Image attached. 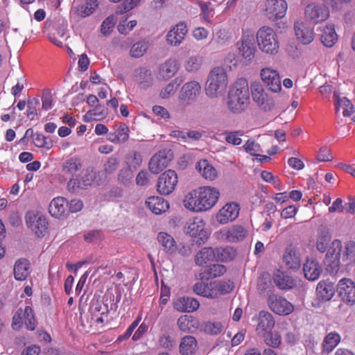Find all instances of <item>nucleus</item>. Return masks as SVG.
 <instances>
[{"mask_svg":"<svg viewBox=\"0 0 355 355\" xmlns=\"http://www.w3.org/2000/svg\"><path fill=\"white\" fill-rule=\"evenodd\" d=\"M220 193L214 187H200L187 193L184 199V207L193 211H204L212 208L218 200Z\"/></svg>","mask_w":355,"mask_h":355,"instance_id":"1","label":"nucleus"},{"mask_svg":"<svg viewBox=\"0 0 355 355\" xmlns=\"http://www.w3.org/2000/svg\"><path fill=\"white\" fill-rule=\"evenodd\" d=\"M342 243L339 240H334L329 248L324 260L327 270L330 274H336L340 268V259L345 266H348L355 261V242L349 241L345 244V250L341 256Z\"/></svg>","mask_w":355,"mask_h":355,"instance_id":"2","label":"nucleus"},{"mask_svg":"<svg viewBox=\"0 0 355 355\" xmlns=\"http://www.w3.org/2000/svg\"><path fill=\"white\" fill-rule=\"evenodd\" d=\"M250 102L248 83L246 79L238 80L228 94V107L234 113H240L247 108Z\"/></svg>","mask_w":355,"mask_h":355,"instance_id":"3","label":"nucleus"},{"mask_svg":"<svg viewBox=\"0 0 355 355\" xmlns=\"http://www.w3.org/2000/svg\"><path fill=\"white\" fill-rule=\"evenodd\" d=\"M257 44L263 52L275 55L278 53L279 43L277 35L274 30L268 26L260 28L257 33Z\"/></svg>","mask_w":355,"mask_h":355,"instance_id":"4","label":"nucleus"},{"mask_svg":"<svg viewBox=\"0 0 355 355\" xmlns=\"http://www.w3.org/2000/svg\"><path fill=\"white\" fill-rule=\"evenodd\" d=\"M227 85V75L224 68L215 67L209 73L206 86V94L216 97L223 92Z\"/></svg>","mask_w":355,"mask_h":355,"instance_id":"5","label":"nucleus"},{"mask_svg":"<svg viewBox=\"0 0 355 355\" xmlns=\"http://www.w3.org/2000/svg\"><path fill=\"white\" fill-rule=\"evenodd\" d=\"M205 222L198 218L189 220L184 227V232L195 239L194 241L198 245H201L209 238L208 232L205 229Z\"/></svg>","mask_w":355,"mask_h":355,"instance_id":"6","label":"nucleus"},{"mask_svg":"<svg viewBox=\"0 0 355 355\" xmlns=\"http://www.w3.org/2000/svg\"><path fill=\"white\" fill-rule=\"evenodd\" d=\"M250 88L252 100L259 107L265 112L272 110L275 106L274 101L264 92L262 85L259 83L254 82L252 83Z\"/></svg>","mask_w":355,"mask_h":355,"instance_id":"7","label":"nucleus"},{"mask_svg":"<svg viewBox=\"0 0 355 355\" xmlns=\"http://www.w3.org/2000/svg\"><path fill=\"white\" fill-rule=\"evenodd\" d=\"M96 179V172L93 168L85 169L80 178H71L67 183L69 192L76 193L78 189H86L91 186Z\"/></svg>","mask_w":355,"mask_h":355,"instance_id":"8","label":"nucleus"},{"mask_svg":"<svg viewBox=\"0 0 355 355\" xmlns=\"http://www.w3.org/2000/svg\"><path fill=\"white\" fill-rule=\"evenodd\" d=\"M178 183V175L175 171L169 169L162 173L158 178L157 190L162 195L173 192Z\"/></svg>","mask_w":355,"mask_h":355,"instance_id":"9","label":"nucleus"},{"mask_svg":"<svg viewBox=\"0 0 355 355\" xmlns=\"http://www.w3.org/2000/svg\"><path fill=\"white\" fill-rule=\"evenodd\" d=\"M267 303L272 311L279 315H287L291 313L293 305L282 296L271 294L267 299Z\"/></svg>","mask_w":355,"mask_h":355,"instance_id":"10","label":"nucleus"},{"mask_svg":"<svg viewBox=\"0 0 355 355\" xmlns=\"http://www.w3.org/2000/svg\"><path fill=\"white\" fill-rule=\"evenodd\" d=\"M336 291L345 303L349 305L355 303V284L352 279H341L337 284Z\"/></svg>","mask_w":355,"mask_h":355,"instance_id":"11","label":"nucleus"},{"mask_svg":"<svg viewBox=\"0 0 355 355\" xmlns=\"http://www.w3.org/2000/svg\"><path fill=\"white\" fill-rule=\"evenodd\" d=\"M287 3L285 0H268L266 2L265 15L272 21L285 16Z\"/></svg>","mask_w":355,"mask_h":355,"instance_id":"12","label":"nucleus"},{"mask_svg":"<svg viewBox=\"0 0 355 355\" xmlns=\"http://www.w3.org/2000/svg\"><path fill=\"white\" fill-rule=\"evenodd\" d=\"M260 76L265 85L271 92H277L281 90V79L277 71L264 68L261 70Z\"/></svg>","mask_w":355,"mask_h":355,"instance_id":"13","label":"nucleus"},{"mask_svg":"<svg viewBox=\"0 0 355 355\" xmlns=\"http://www.w3.org/2000/svg\"><path fill=\"white\" fill-rule=\"evenodd\" d=\"M239 53L248 61L254 57L256 46L252 35H243L241 41L237 42Z\"/></svg>","mask_w":355,"mask_h":355,"instance_id":"14","label":"nucleus"},{"mask_svg":"<svg viewBox=\"0 0 355 355\" xmlns=\"http://www.w3.org/2000/svg\"><path fill=\"white\" fill-rule=\"evenodd\" d=\"M329 15L328 9L324 6L311 3L305 8L306 17L314 24L326 20Z\"/></svg>","mask_w":355,"mask_h":355,"instance_id":"15","label":"nucleus"},{"mask_svg":"<svg viewBox=\"0 0 355 355\" xmlns=\"http://www.w3.org/2000/svg\"><path fill=\"white\" fill-rule=\"evenodd\" d=\"M239 213V205L236 203H227L220 209L216 215V220L220 224H225L235 220Z\"/></svg>","mask_w":355,"mask_h":355,"instance_id":"16","label":"nucleus"},{"mask_svg":"<svg viewBox=\"0 0 355 355\" xmlns=\"http://www.w3.org/2000/svg\"><path fill=\"white\" fill-rule=\"evenodd\" d=\"M283 261L290 269L295 270L300 268V255L295 246L290 245L286 248L283 254Z\"/></svg>","mask_w":355,"mask_h":355,"instance_id":"17","label":"nucleus"},{"mask_svg":"<svg viewBox=\"0 0 355 355\" xmlns=\"http://www.w3.org/2000/svg\"><path fill=\"white\" fill-rule=\"evenodd\" d=\"M294 30L297 40L304 44H310L314 38L313 28L303 21H296Z\"/></svg>","mask_w":355,"mask_h":355,"instance_id":"18","label":"nucleus"},{"mask_svg":"<svg viewBox=\"0 0 355 355\" xmlns=\"http://www.w3.org/2000/svg\"><path fill=\"white\" fill-rule=\"evenodd\" d=\"M68 201L63 197H57L51 200L49 206V214L55 218L68 215Z\"/></svg>","mask_w":355,"mask_h":355,"instance_id":"19","label":"nucleus"},{"mask_svg":"<svg viewBox=\"0 0 355 355\" xmlns=\"http://www.w3.org/2000/svg\"><path fill=\"white\" fill-rule=\"evenodd\" d=\"M303 272L306 279L315 281L320 277L322 268L318 261L307 258L303 265Z\"/></svg>","mask_w":355,"mask_h":355,"instance_id":"20","label":"nucleus"},{"mask_svg":"<svg viewBox=\"0 0 355 355\" xmlns=\"http://www.w3.org/2000/svg\"><path fill=\"white\" fill-rule=\"evenodd\" d=\"M201 92V86L197 81L187 83L182 87L180 98L183 101H194Z\"/></svg>","mask_w":355,"mask_h":355,"instance_id":"21","label":"nucleus"},{"mask_svg":"<svg viewBox=\"0 0 355 355\" xmlns=\"http://www.w3.org/2000/svg\"><path fill=\"white\" fill-rule=\"evenodd\" d=\"M258 324L256 329L257 334L272 330L275 320L272 313L267 311H261L258 315Z\"/></svg>","mask_w":355,"mask_h":355,"instance_id":"22","label":"nucleus"},{"mask_svg":"<svg viewBox=\"0 0 355 355\" xmlns=\"http://www.w3.org/2000/svg\"><path fill=\"white\" fill-rule=\"evenodd\" d=\"M169 159H167L164 151H159L153 155L149 161L148 168L153 174H158L168 164Z\"/></svg>","mask_w":355,"mask_h":355,"instance_id":"23","label":"nucleus"},{"mask_svg":"<svg viewBox=\"0 0 355 355\" xmlns=\"http://www.w3.org/2000/svg\"><path fill=\"white\" fill-rule=\"evenodd\" d=\"M199 302L190 297L178 298L174 302V309L180 312L191 313L199 307Z\"/></svg>","mask_w":355,"mask_h":355,"instance_id":"24","label":"nucleus"},{"mask_svg":"<svg viewBox=\"0 0 355 355\" xmlns=\"http://www.w3.org/2000/svg\"><path fill=\"white\" fill-rule=\"evenodd\" d=\"M179 69L178 61L175 59H169L159 66L157 78L167 80L173 76Z\"/></svg>","mask_w":355,"mask_h":355,"instance_id":"25","label":"nucleus"},{"mask_svg":"<svg viewBox=\"0 0 355 355\" xmlns=\"http://www.w3.org/2000/svg\"><path fill=\"white\" fill-rule=\"evenodd\" d=\"M273 280L277 287L281 290H290L296 285L295 279L279 270L274 273Z\"/></svg>","mask_w":355,"mask_h":355,"instance_id":"26","label":"nucleus"},{"mask_svg":"<svg viewBox=\"0 0 355 355\" xmlns=\"http://www.w3.org/2000/svg\"><path fill=\"white\" fill-rule=\"evenodd\" d=\"M334 284L330 281H320L316 288L318 297L323 301L330 300L335 294Z\"/></svg>","mask_w":355,"mask_h":355,"instance_id":"27","label":"nucleus"},{"mask_svg":"<svg viewBox=\"0 0 355 355\" xmlns=\"http://www.w3.org/2000/svg\"><path fill=\"white\" fill-rule=\"evenodd\" d=\"M320 40L324 46L330 48L332 47L338 41V35L336 33L334 25L327 24L321 29Z\"/></svg>","mask_w":355,"mask_h":355,"instance_id":"28","label":"nucleus"},{"mask_svg":"<svg viewBox=\"0 0 355 355\" xmlns=\"http://www.w3.org/2000/svg\"><path fill=\"white\" fill-rule=\"evenodd\" d=\"M226 272V267L221 264H212L208 268L205 269L200 272L197 278L202 281H208L211 279H214L220 277L225 274Z\"/></svg>","mask_w":355,"mask_h":355,"instance_id":"29","label":"nucleus"},{"mask_svg":"<svg viewBox=\"0 0 355 355\" xmlns=\"http://www.w3.org/2000/svg\"><path fill=\"white\" fill-rule=\"evenodd\" d=\"M146 204L148 209L155 214H160L169 208L168 202L163 198L158 196L148 198Z\"/></svg>","mask_w":355,"mask_h":355,"instance_id":"30","label":"nucleus"},{"mask_svg":"<svg viewBox=\"0 0 355 355\" xmlns=\"http://www.w3.org/2000/svg\"><path fill=\"white\" fill-rule=\"evenodd\" d=\"M30 262L27 259L21 258L16 261L14 266L15 278L19 281L25 280L30 274Z\"/></svg>","mask_w":355,"mask_h":355,"instance_id":"31","label":"nucleus"},{"mask_svg":"<svg viewBox=\"0 0 355 355\" xmlns=\"http://www.w3.org/2000/svg\"><path fill=\"white\" fill-rule=\"evenodd\" d=\"M157 239L164 252L168 254H173L178 249L175 239L166 232H159Z\"/></svg>","mask_w":355,"mask_h":355,"instance_id":"32","label":"nucleus"},{"mask_svg":"<svg viewBox=\"0 0 355 355\" xmlns=\"http://www.w3.org/2000/svg\"><path fill=\"white\" fill-rule=\"evenodd\" d=\"M198 347L196 339L192 336H186L181 339L180 353L182 355H192Z\"/></svg>","mask_w":355,"mask_h":355,"instance_id":"33","label":"nucleus"},{"mask_svg":"<svg viewBox=\"0 0 355 355\" xmlns=\"http://www.w3.org/2000/svg\"><path fill=\"white\" fill-rule=\"evenodd\" d=\"M196 168L207 180H213L217 176L216 169L209 164L207 159L200 160L196 164Z\"/></svg>","mask_w":355,"mask_h":355,"instance_id":"34","label":"nucleus"},{"mask_svg":"<svg viewBox=\"0 0 355 355\" xmlns=\"http://www.w3.org/2000/svg\"><path fill=\"white\" fill-rule=\"evenodd\" d=\"M334 98L335 99L336 112H338L340 107H342L344 116H349L354 112L353 104L346 97L340 98L338 93L335 92L334 93Z\"/></svg>","mask_w":355,"mask_h":355,"instance_id":"35","label":"nucleus"},{"mask_svg":"<svg viewBox=\"0 0 355 355\" xmlns=\"http://www.w3.org/2000/svg\"><path fill=\"white\" fill-rule=\"evenodd\" d=\"M212 261H216L215 250L212 248H203L195 256V262L198 266Z\"/></svg>","mask_w":355,"mask_h":355,"instance_id":"36","label":"nucleus"},{"mask_svg":"<svg viewBox=\"0 0 355 355\" xmlns=\"http://www.w3.org/2000/svg\"><path fill=\"white\" fill-rule=\"evenodd\" d=\"M83 167L80 159L78 157H71L65 160L62 165V171L71 175H73L77 171Z\"/></svg>","mask_w":355,"mask_h":355,"instance_id":"37","label":"nucleus"},{"mask_svg":"<svg viewBox=\"0 0 355 355\" xmlns=\"http://www.w3.org/2000/svg\"><path fill=\"white\" fill-rule=\"evenodd\" d=\"M216 261L227 262L232 260L236 256V250L232 247L214 248Z\"/></svg>","mask_w":355,"mask_h":355,"instance_id":"38","label":"nucleus"},{"mask_svg":"<svg viewBox=\"0 0 355 355\" xmlns=\"http://www.w3.org/2000/svg\"><path fill=\"white\" fill-rule=\"evenodd\" d=\"M259 335L263 338L264 343L269 347L277 348L281 344V336L277 331L270 330Z\"/></svg>","mask_w":355,"mask_h":355,"instance_id":"39","label":"nucleus"},{"mask_svg":"<svg viewBox=\"0 0 355 355\" xmlns=\"http://www.w3.org/2000/svg\"><path fill=\"white\" fill-rule=\"evenodd\" d=\"M340 336L338 334L331 332L328 334L322 343V352L327 354L330 353L338 344Z\"/></svg>","mask_w":355,"mask_h":355,"instance_id":"40","label":"nucleus"},{"mask_svg":"<svg viewBox=\"0 0 355 355\" xmlns=\"http://www.w3.org/2000/svg\"><path fill=\"white\" fill-rule=\"evenodd\" d=\"M246 230L241 225H234L230 228L226 234L227 239L230 242H236L243 240L246 236Z\"/></svg>","mask_w":355,"mask_h":355,"instance_id":"41","label":"nucleus"},{"mask_svg":"<svg viewBox=\"0 0 355 355\" xmlns=\"http://www.w3.org/2000/svg\"><path fill=\"white\" fill-rule=\"evenodd\" d=\"M200 329L207 334L218 335L223 331V325L220 322L207 321L202 324Z\"/></svg>","mask_w":355,"mask_h":355,"instance_id":"42","label":"nucleus"},{"mask_svg":"<svg viewBox=\"0 0 355 355\" xmlns=\"http://www.w3.org/2000/svg\"><path fill=\"white\" fill-rule=\"evenodd\" d=\"M137 80L141 87H149L153 81V76L150 70L146 68H140L137 75Z\"/></svg>","mask_w":355,"mask_h":355,"instance_id":"43","label":"nucleus"},{"mask_svg":"<svg viewBox=\"0 0 355 355\" xmlns=\"http://www.w3.org/2000/svg\"><path fill=\"white\" fill-rule=\"evenodd\" d=\"M148 49V42L145 40H141L134 44L130 50V55L132 58H140L144 55Z\"/></svg>","mask_w":355,"mask_h":355,"instance_id":"44","label":"nucleus"},{"mask_svg":"<svg viewBox=\"0 0 355 355\" xmlns=\"http://www.w3.org/2000/svg\"><path fill=\"white\" fill-rule=\"evenodd\" d=\"M48 221L44 216H38L36 223L33 225L31 229L35 232L38 237H43L47 232Z\"/></svg>","mask_w":355,"mask_h":355,"instance_id":"45","label":"nucleus"},{"mask_svg":"<svg viewBox=\"0 0 355 355\" xmlns=\"http://www.w3.org/2000/svg\"><path fill=\"white\" fill-rule=\"evenodd\" d=\"M33 141L35 146L38 148H44L48 150L51 149L53 146V141L48 137L44 135L36 132L33 137Z\"/></svg>","mask_w":355,"mask_h":355,"instance_id":"46","label":"nucleus"},{"mask_svg":"<svg viewBox=\"0 0 355 355\" xmlns=\"http://www.w3.org/2000/svg\"><path fill=\"white\" fill-rule=\"evenodd\" d=\"M112 2L114 3H119L122 1V0H110ZM140 0H123V2L121 4L119 5L116 12V14L121 15L123 14L132 8H134Z\"/></svg>","mask_w":355,"mask_h":355,"instance_id":"47","label":"nucleus"},{"mask_svg":"<svg viewBox=\"0 0 355 355\" xmlns=\"http://www.w3.org/2000/svg\"><path fill=\"white\" fill-rule=\"evenodd\" d=\"M133 178V172L130 168V166L121 168L118 173V181L125 185L128 186Z\"/></svg>","mask_w":355,"mask_h":355,"instance_id":"48","label":"nucleus"},{"mask_svg":"<svg viewBox=\"0 0 355 355\" xmlns=\"http://www.w3.org/2000/svg\"><path fill=\"white\" fill-rule=\"evenodd\" d=\"M193 291L196 294L202 295L203 297L210 298L214 297V295L211 290L210 289L209 286L208 285V284L206 283L197 282L193 286Z\"/></svg>","mask_w":355,"mask_h":355,"instance_id":"49","label":"nucleus"},{"mask_svg":"<svg viewBox=\"0 0 355 355\" xmlns=\"http://www.w3.org/2000/svg\"><path fill=\"white\" fill-rule=\"evenodd\" d=\"M271 286L270 275L268 272L263 273L257 280V289L260 293H265Z\"/></svg>","mask_w":355,"mask_h":355,"instance_id":"50","label":"nucleus"},{"mask_svg":"<svg viewBox=\"0 0 355 355\" xmlns=\"http://www.w3.org/2000/svg\"><path fill=\"white\" fill-rule=\"evenodd\" d=\"M107 114V110L104 106L98 104L94 109L89 110L87 112L86 116L89 117L90 119L100 120L105 118Z\"/></svg>","mask_w":355,"mask_h":355,"instance_id":"51","label":"nucleus"},{"mask_svg":"<svg viewBox=\"0 0 355 355\" xmlns=\"http://www.w3.org/2000/svg\"><path fill=\"white\" fill-rule=\"evenodd\" d=\"M126 159L129 164L128 166H130V168L132 167L134 169L139 167L142 162V157L140 153L135 150L130 151L126 155Z\"/></svg>","mask_w":355,"mask_h":355,"instance_id":"52","label":"nucleus"},{"mask_svg":"<svg viewBox=\"0 0 355 355\" xmlns=\"http://www.w3.org/2000/svg\"><path fill=\"white\" fill-rule=\"evenodd\" d=\"M120 161L116 157H110L104 163V171L106 174H112L119 168Z\"/></svg>","mask_w":355,"mask_h":355,"instance_id":"53","label":"nucleus"},{"mask_svg":"<svg viewBox=\"0 0 355 355\" xmlns=\"http://www.w3.org/2000/svg\"><path fill=\"white\" fill-rule=\"evenodd\" d=\"M115 25V20L114 16L107 17L102 23L101 26V32L105 36L110 34Z\"/></svg>","mask_w":355,"mask_h":355,"instance_id":"54","label":"nucleus"},{"mask_svg":"<svg viewBox=\"0 0 355 355\" xmlns=\"http://www.w3.org/2000/svg\"><path fill=\"white\" fill-rule=\"evenodd\" d=\"M192 321V316L187 315H182L178 320V326L181 331L189 332L191 327L193 326L191 324Z\"/></svg>","mask_w":355,"mask_h":355,"instance_id":"55","label":"nucleus"},{"mask_svg":"<svg viewBox=\"0 0 355 355\" xmlns=\"http://www.w3.org/2000/svg\"><path fill=\"white\" fill-rule=\"evenodd\" d=\"M24 317L25 320V323L27 325V328L30 330H34L35 328V320L33 313V309L31 306H26L24 310Z\"/></svg>","mask_w":355,"mask_h":355,"instance_id":"56","label":"nucleus"},{"mask_svg":"<svg viewBox=\"0 0 355 355\" xmlns=\"http://www.w3.org/2000/svg\"><path fill=\"white\" fill-rule=\"evenodd\" d=\"M202 64V59L200 57L191 56L185 64V68L188 71H196L198 70Z\"/></svg>","mask_w":355,"mask_h":355,"instance_id":"57","label":"nucleus"},{"mask_svg":"<svg viewBox=\"0 0 355 355\" xmlns=\"http://www.w3.org/2000/svg\"><path fill=\"white\" fill-rule=\"evenodd\" d=\"M40 105V101L37 98H33L29 99L27 102V116L30 118L31 120L34 119L35 116H37V106Z\"/></svg>","mask_w":355,"mask_h":355,"instance_id":"58","label":"nucleus"},{"mask_svg":"<svg viewBox=\"0 0 355 355\" xmlns=\"http://www.w3.org/2000/svg\"><path fill=\"white\" fill-rule=\"evenodd\" d=\"M115 132L120 143L125 142L128 139L129 128L126 124L120 123Z\"/></svg>","mask_w":355,"mask_h":355,"instance_id":"59","label":"nucleus"},{"mask_svg":"<svg viewBox=\"0 0 355 355\" xmlns=\"http://www.w3.org/2000/svg\"><path fill=\"white\" fill-rule=\"evenodd\" d=\"M243 148L248 153L254 156H259L257 153L261 151L260 145L252 139H248L243 146Z\"/></svg>","mask_w":355,"mask_h":355,"instance_id":"60","label":"nucleus"},{"mask_svg":"<svg viewBox=\"0 0 355 355\" xmlns=\"http://www.w3.org/2000/svg\"><path fill=\"white\" fill-rule=\"evenodd\" d=\"M226 135L225 141L231 144L238 146L241 144L242 140L238 135H242L243 132L241 131H235V132H225Z\"/></svg>","mask_w":355,"mask_h":355,"instance_id":"61","label":"nucleus"},{"mask_svg":"<svg viewBox=\"0 0 355 355\" xmlns=\"http://www.w3.org/2000/svg\"><path fill=\"white\" fill-rule=\"evenodd\" d=\"M330 239L331 237L327 234L320 235L316 243V248L320 252H325L328 247Z\"/></svg>","mask_w":355,"mask_h":355,"instance_id":"62","label":"nucleus"},{"mask_svg":"<svg viewBox=\"0 0 355 355\" xmlns=\"http://www.w3.org/2000/svg\"><path fill=\"white\" fill-rule=\"evenodd\" d=\"M316 159L320 162H329L333 159V156L327 146H322L320 148Z\"/></svg>","mask_w":355,"mask_h":355,"instance_id":"63","label":"nucleus"},{"mask_svg":"<svg viewBox=\"0 0 355 355\" xmlns=\"http://www.w3.org/2000/svg\"><path fill=\"white\" fill-rule=\"evenodd\" d=\"M42 108L45 110H48L52 107V95L49 90L45 89L42 93Z\"/></svg>","mask_w":355,"mask_h":355,"instance_id":"64","label":"nucleus"}]
</instances>
